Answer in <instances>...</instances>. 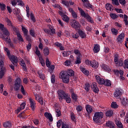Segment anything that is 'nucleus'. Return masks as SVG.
<instances>
[{"mask_svg": "<svg viewBox=\"0 0 128 128\" xmlns=\"http://www.w3.org/2000/svg\"><path fill=\"white\" fill-rule=\"evenodd\" d=\"M111 32L112 34H114V36H118V30L114 28L111 29Z\"/></svg>", "mask_w": 128, "mask_h": 128, "instance_id": "38", "label": "nucleus"}, {"mask_svg": "<svg viewBox=\"0 0 128 128\" xmlns=\"http://www.w3.org/2000/svg\"><path fill=\"white\" fill-rule=\"evenodd\" d=\"M102 68L104 70H106V72H110V67H108V66L106 64H102Z\"/></svg>", "mask_w": 128, "mask_h": 128, "instance_id": "25", "label": "nucleus"}, {"mask_svg": "<svg viewBox=\"0 0 128 128\" xmlns=\"http://www.w3.org/2000/svg\"><path fill=\"white\" fill-rule=\"evenodd\" d=\"M116 124L119 128H124V126H122V124L120 121L116 122Z\"/></svg>", "mask_w": 128, "mask_h": 128, "instance_id": "45", "label": "nucleus"}, {"mask_svg": "<svg viewBox=\"0 0 128 128\" xmlns=\"http://www.w3.org/2000/svg\"><path fill=\"white\" fill-rule=\"evenodd\" d=\"M34 124L36 126L40 124V121L38 119H34L33 120Z\"/></svg>", "mask_w": 128, "mask_h": 128, "instance_id": "64", "label": "nucleus"}, {"mask_svg": "<svg viewBox=\"0 0 128 128\" xmlns=\"http://www.w3.org/2000/svg\"><path fill=\"white\" fill-rule=\"evenodd\" d=\"M80 70L82 72H83V74H84L85 76H88L90 74V72H88V70H86V68H82Z\"/></svg>", "mask_w": 128, "mask_h": 128, "instance_id": "32", "label": "nucleus"}, {"mask_svg": "<svg viewBox=\"0 0 128 128\" xmlns=\"http://www.w3.org/2000/svg\"><path fill=\"white\" fill-rule=\"evenodd\" d=\"M114 112L112 110H108L106 113V116H112Z\"/></svg>", "mask_w": 128, "mask_h": 128, "instance_id": "37", "label": "nucleus"}, {"mask_svg": "<svg viewBox=\"0 0 128 128\" xmlns=\"http://www.w3.org/2000/svg\"><path fill=\"white\" fill-rule=\"evenodd\" d=\"M39 60H40V62L42 66H46V64L44 63V60L40 58H39Z\"/></svg>", "mask_w": 128, "mask_h": 128, "instance_id": "58", "label": "nucleus"}, {"mask_svg": "<svg viewBox=\"0 0 128 128\" xmlns=\"http://www.w3.org/2000/svg\"><path fill=\"white\" fill-rule=\"evenodd\" d=\"M86 110L88 112V116H90V114L92 112V107L90 105H87L86 106Z\"/></svg>", "mask_w": 128, "mask_h": 128, "instance_id": "18", "label": "nucleus"}, {"mask_svg": "<svg viewBox=\"0 0 128 128\" xmlns=\"http://www.w3.org/2000/svg\"><path fill=\"white\" fill-rule=\"evenodd\" d=\"M100 50V46L98 44H95L93 48V51L95 54H98Z\"/></svg>", "mask_w": 128, "mask_h": 128, "instance_id": "14", "label": "nucleus"}, {"mask_svg": "<svg viewBox=\"0 0 128 128\" xmlns=\"http://www.w3.org/2000/svg\"><path fill=\"white\" fill-rule=\"evenodd\" d=\"M121 104L123 106H126L128 104V100L126 98H123L121 101Z\"/></svg>", "mask_w": 128, "mask_h": 128, "instance_id": "22", "label": "nucleus"}, {"mask_svg": "<svg viewBox=\"0 0 128 128\" xmlns=\"http://www.w3.org/2000/svg\"><path fill=\"white\" fill-rule=\"evenodd\" d=\"M12 30H13L14 34H16V36L20 34V30H18V28H16L14 26H12Z\"/></svg>", "mask_w": 128, "mask_h": 128, "instance_id": "30", "label": "nucleus"}, {"mask_svg": "<svg viewBox=\"0 0 128 128\" xmlns=\"http://www.w3.org/2000/svg\"><path fill=\"white\" fill-rule=\"evenodd\" d=\"M78 10H80V12L82 16H83V18H85L89 22H90L91 24H94V20H92V17H90V16L88 14L86 13V12H84V10H82V8H78Z\"/></svg>", "mask_w": 128, "mask_h": 128, "instance_id": "2", "label": "nucleus"}, {"mask_svg": "<svg viewBox=\"0 0 128 128\" xmlns=\"http://www.w3.org/2000/svg\"><path fill=\"white\" fill-rule=\"evenodd\" d=\"M62 128H70V127H68V124L66 123L62 122Z\"/></svg>", "mask_w": 128, "mask_h": 128, "instance_id": "54", "label": "nucleus"}, {"mask_svg": "<svg viewBox=\"0 0 128 128\" xmlns=\"http://www.w3.org/2000/svg\"><path fill=\"white\" fill-rule=\"evenodd\" d=\"M36 51L35 52L36 54L38 56H40V52L38 50V46H36Z\"/></svg>", "mask_w": 128, "mask_h": 128, "instance_id": "48", "label": "nucleus"}, {"mask_svg": "<svg viewBox=\"0 0 128 128\" xmlns=\"http://www.w3.org/2000/svg\"><path fill=\"white\" fill-rule=\"evenodd\" d=\"M70 54H72V52L70 51H64L62 53L63 56H68Z\"/></svg>", "mask_w": 128, "mask_h": 128, "instance_id": "41", "label": "nucleus"}, {"mask_svg": "<svg viewBox=\"0 0 128 128\" xmlns=\"http://www.w3.org/2000/svg\"><path fill=\"white\" fill-rule=\"evenodd\" d=\"M62 2L63 4H64V6H67V8H70V2L68 1L62 0Z\"/></svg>", "mask_w": 128, "mask_h": 128, "instance_id": "46", "label": "nucleus"}, {"mask_svg": "<svg viewBox=\"0 0 128 128\" xmlns=\"http://www.w3.org/2000/svg\"><path fill=\"white\" fill-rule=\"evenodd\" d=\"M2 32H3V36L2 37V40H4L5 42H8V40L10 38V32H8V29L5 28L4 30H3Z\"/></svg>", "mask_w": 128, "mask_h": 128, "instance_id": "7", "label": "nucleus"}, {"mask_svg": "<svg viewBox=\"0 0 128 128\" xmlns=\"http://www.w3.org/2000/svg\"><path fill=\"white\" fill-rule=\"evenodd\" d=\"M76 64H82V61L80 60V56H77L76 58V60L75 61Z\"/></svg>", "mask_w": 128, "mask_h": 128, "instance_id": "36", "label": "nucleus"}, {"mask_svg": "<svg viewBox=\"0 0 128 128\" xmlns=\"http://www.w3.org/2000/svg\"><path fill=\"white\" fill-rule=\"evenodd\" d=\"M118 54H116L114 58V62H115L116 64H118Z\"/></svg>", "mask_w": 128, "mask_h": 128, "instance_id": "43", "label": "nucleus"}, {"mask_svg": "<svg viewBox=\"0 0 128 128\" xmlns=\"http://www.w3.org/2000/svg\"><path fill=\"white\" fill-rule=\"evenodd\" d=\"M124 33H121L118 36L117 42L122 44V42H124Z\"/></svg>", "mask_w": 128, "mask_h": 128, "instance_id": "8", "label": "nucleus"}, {"mask_svg": "<svg viewBox=\"0 0 128 128\" xmlns=\"http://www.w3.org/2000/svg\"><path fill=\"white\" fill-rule=\"evenodd\" d=\"M111 106L113 108H118V106L116 104V102H112L111 104Z\"/></svg>", "mask_w": 128, "mask_h": 128, "instance_id": "49", "label": "nucleus"}, {"mask_svg": "<svg viewBox=\"0 0 128 128\" xmlns=\"http://www.w3.org/2000/svg\"><path fill=\"white\" fill-rule=\"evenodd\" d=\"M22 80L20 78H17L14 81V88L15 92H18V90H20V86L22 87Z\"/></svg>", "mask_w": 128, "mask_h": 128, "instance_id": "5", "label": "nucleus"}, {"mask_svg": "<svg viewBox=\"0 0 128 128\" xmlns=\"http://www.w3.org/2000/svg\"><path fill=\"white\" fill-rule=\"evenodd\" d=\"M30 18L34 22H36V18H34V14L30 13Z\"/></svg>", "mask_w": 128, "mask_h": 128, "instance_id": "51", "label": "nucleus"}, {"mask_svg": "<svg viewBox=\"0 0 128 128\" xmlns=\"http://www.w3.org/2000/svg\"><path fill=\"white\" fill-rule=\"evenodd\" d=\"M55 112L56 113V116L58 118L62 116V112H60V106H56Z\"/></svg>", "mask_w": 128, "mask_h": 128, "instance_id": "10", "label": "nucleus"}, {"mask_svg": "<svg viewBox=\"0 0 128 128\" xmlns=\"http://www.w3.org/2000/svg\"><path fill=\"white\" fill-rule=\"evenodd\" d=\"M30 34L32 36H33V38H34L36 36V34L34 33V30H30Z\"/></svg>", "mask_w": 128, "mask_h": 128, "instance_id": "57", "label": "nucleus"}, {"mask_svg": "<svg viewBox=\"0 0 128 128\" xmlns=\"http://www.w3.org/2000/svg\"><path fill=\"white\" fill-rule=\"evenodd\" d=\"M70 26H72V28H74L76 30H80L81 26L80 24V22L75 20H72L70 22Z\"/></svg>", "mask_w": 128, "mask_h": 128, "instance_id": "4", "label": "nucleus"}, {"mask_svg": "<svg viewBox=\"0 0 128 128\" xmlns=\"http://www.w3.org/2000/svg\"><path fill=\"white\" fill-rule=\"evenodd\" d=\"M17 37L18 38V40L19 42H24V38H22V34H17Z\"/></svg>", "mask_w": 128, "mask_h": 128, "instance_id": "42", "label": "nucleus"}, {"mask_svg": "<svg viewBox=\"0 0 128 128\" xmlns=\"http://www.w3.org/2000/svg\"><path fill=\"white\" fill-rule=\"evenodd\" d=\"M54 44L58 48H60V50H64V48L62 46V44L61 43L56 42L54 43Z\"/></svg>", "mask_w": 128, "mask_h": 128, "instance_id": "21", "label": "nucleus"}, {"mask_svg": "<svg viewBox=\"0 0 128 128\" xmlns=\"http://www.w3.org/2000/svg\"><path fill=\"white\" fill-rule=\"evenodd\" d=\"M62 120H60L58 122H57V127L60 128V126H62Z\"/></svg>", "mask_w": 128, "mask_h": 128, "instance_id": "55", "label": "nucleus"}, {"mask_svg": "<svg viewBox=\"0 0 128 128\" xmlns=\"http://www.w3.org/2000/svg\"><path fill=\"white\" fill-rule=\"evenodd\" d=\"M43 54L44 56H48L50 54V49L48 47H46L43 50Z\"/></svg>", "mask_w": 128, "mask_h": 128, "instance_id": "17", "label": "nucleus"}, {"mask_svg": "<svg viewBox=\"0 0 128 128\" xmlns=\"http://www.w3.org/2000/svg\"><path fill=\"white\" fill-rule=\"evenodd\" d=\"M64 100H66L67 104H70V102H72V98L68 96V94L66 95L65 98H64Z\"/></svg>", "mask_w": 128, "mask_h": 128, "instance_id": "27", "label": "nucleus"}, {"mask_svg": "<svg viewBox=\"0 0 128 128\" xmlns=\"http://www.w3.org/2000/svg\"><path fill=\"white\" fill-rule=\"evenodd\" d=\"M104 118V114L102 112H96L94 114L93 120L96 124H100L102 122V118Z\"/></svg>", "mask_w": 128, "mask_h": 128, "instance_id": "3", "label": "nucleus"}, {"mask_svg": "<svg viewBox=\"0 0 128 128\" xmlns=\"http://www.w3.org/2000/svg\"><path fill=\"white\" fill-rule=\"evenodd\" d=\"M62 20H64L65 22H70V18L66 15H65L62 17Z\"/></svg>", "mask_w": 128, "mask_h": 128, "instance_id": "40", "label": "nucleus"}, {"mask_svg": "<svg viewBox=\"0 0 128 128\" xmlns=\"http://www.w3.org/2000/svg\"><path fill=\"white\" fill-rule=\"evenodd\" d=\"M90 83L86 82L84 84V90H86V92H90Z\"/></svg>", "mask_w": 128, "mask_h": 128, "instance_id": "31", "label": "nucleus"}, {"mask_svg": "<svg viewBox=\"0 0 128 128\" xmlns=\"http://www.w3.org/2000/svg\"><path fill=\"white\" fill-rule=\"evenodd\" d=\"M24 36H26V38L28 42H32V38H30V36L28 34L24 35Z\"/></svg>", "mask_w": 128, "mask_h": 128, "instance_id": "56", "label": "nucleus"}, {"mask_svg": "<svg viewBox=\"0 0 128 128\" xmlns=\"http://www.w3.org/2000/svg\"><path fill=\"white\" fill-rule=\"evenodd\" d=\"M104 86H112V81L110 80H106L104 82Z\"/></svg>", "mask_w": 128, "mask_h": 128, "instance_id": "33", "label": "nucleus"}, {"mask_svg": "<svg viewBox=\"0 0 128 128\" xmlns=\"http://www.w3.org/2000/svg\"><path fill=\"white\" fill-rule=\"evenodd\" d=\"M74 54L78 56H82V54H80V52L78 50H74Z\"/></svg>", "mask_w": 128, "mask_h": 128, "instance_id": "44", "label": "nucleus"}, {"mask_svg": "<svg viewBox=\"0 0 128 128\" xmlns=\"http://www.w3.org/2000/svg\"><path fill=\"white\" fill-rule=\"evenodd\" d=\"M38 74L41 80H44L46 78V76L44 74H42V70H38Z\"/></svg>", "mask_w": 128, "mask_h": 128, "instance_id": "28", "label": "nucleus"}, {"mask_svg": "<svg viewBox=\"0 0 128 128\" xmlns=\"http://www.w3.org/2000/svg\"><path fill=\"white\" fill-rule=\"evenodd\" d=\"M83 108H82V106L78 104V106H76V110H77V112H82V110Z\"/></svg>", "mask_w": 128, "mask_h": 128, "instance_id": "39", "label": "nucleus"}, {"mask_svg": "<svg viewBox=\"0 0 128 128\" xmlns=\"http://www.w3.org/2000/svg\"><path fill=\"white\" fill-rule=\"evenodd\" d=\"M106 8L107 10H114V6L112 4L110 3H108L106 5Z\"/></svg>", "mask_w": 128, "mask_h": 128, "instance_id": "24", "label": "nucleus"}, {"mask_svg": "<svg viewBox=\"0 0 128 128\" xmlns=\"http://www.w3.org/2000/svg\"><path fill=\"white\" fill-rule=\"evenodd\" d=\"M71 119L73 122H74L76 120V115L74 112L71 113Z\"/></svg>", "mask_w": 128, "mask_h": 128, "instance_id": "62", "label": "nucleus"}, {"mask_svg": "<svg viewBox=\"0 0 128 128\" xmlns=\"http://www.w3.org/2000/svg\"><path fill=\"white\" fill-rule=\"evenodd\" d=\"M110 16L112 20H116L118 18V16L115 14H110Z\"/></svg>", "mask_w": 128, "mask_h": 128, "instance_id": "47", "label": "nucleus"}, {"mask_svg": "<svg viewBox=\"0 0 128 128\" xmlns=\"http://www.w3.org/2000/svg\"><path fill=\"white\" fill-rule=\"evenodd\" d=\"M22 31L23 32V34H24V36H26L28 32V29H26V28H24V26H22Z\"/></svg>", "mask_w": 128, "mask_h": 128, "instance_id": "35", "label": "nucleus"}, {"mask_svg": "<svg viewBox=\"0 0 128 128\" xmlns=\"http://www.w3.org/2000/svg\"><path fill=\"white\" fill-rule=\"evenodd\" d=\"M106 126L110 128H116V124L112 121H108L106 122Z\"/></svg>", "mask_w": 128, "mask_h": 128, "instance_id": "12", "label": "nucleus"}, {"mask_svg": "<svg viewBox=\"0 0 128 128\" xmlns=\"http://www.w3.org/2000/svg\"><path fill=\"white\" fill-rule=\"evenodd\" d=\"M72 36L73 38H76V40H77V38H79L78 34V33H76V34L72 33Z\"/></svg>", "mask_w": 128, "mask_h": 128, "instance_id": "52", "label": "nucleus"}, {"mask_svg": "<svg viewBox=\"0 0 128 128\" xmlns=\"http://www.w3.org/2000/svg\"><path fill=\"white\" fill-rule=\"evenodd\" d=\"M6 6L5 4L0 3V8L1 10H6Z\"/></svg>", "mask_w": 128, "mask_h": 128, "instance_id": "50", "label": "nucleus"}, {"mask_svg": "<svg viewBox=\"0 0 128 128\" xmlns=\"http://www.w3.org/2000/svg\"><path fill=\"white\" fill-rule=\"evenodd\" d=\"M4 68H1L0 70V78H2V76H4Z\"/></svg>", "mask_w": 128, "mask_h": 128, "instance_id": "34", "label": "nucleus"}, {"mask_svg": "<svg viewBox=\"0 0 128 128\" xmlns=\"http://www.w3.org/2000/svg\"><path fill=\"white\" fill-rule=\"evenodd\" d=\"M92 88L93 92H96V94H98V92L100 91L98 90V86H96V82H94L92 84Z\"/></svg>", "mask_w": 128, "mask_h": 128, "instance_id": "15", "label": "nucleus"}, {"mask_svg": "<svg viewBox=\"0 0 128 128\" xmlns=\"http://www.w3.org/2000/svg\"><path fill=\"white\" fill-rule=\"evenodd\" d=\"M122 94V92L119 89H116L114 93V96L115 98L120 96Z\"/></svg>", "mask_w": 128, "mask_h": 128, "instance_id": "16", "label": "nucleus"}, {"mask_svg": "<svg viewBox=\"0 0 128 128\" xmlns=\"http://www.w3.org/2000/svg\"><path fill=\"white\" fill-rule=\"evenodd\" d=\"M21 92L24 96L26 95V91L24 90V88L23 86H21Z\"/></svg>", "mask_w": 128, "mask_h": 128, "instance_id": "59", "label": "nucleus"}, {"mask_svg": "<svg viewBox=\"0 0 128 128\" xmlns=\"http://www.w3.org/2000/svg\"><path fill=\"white\" fill-rule=\"evenodd\" d=\"M30 102V108H31L32 110H36V101L32 100V98L29 99Z\"/></svg>", "mask_w": 128, "mask_h": 128, "instance_id": "9", "label": "nucleus"}, {"mask_svg": "<svg viewBox=\"0 0 128 128\" xmlns=\"http://www.w3.org/2000/svg\"><path fill=\"white\" fill-rule=\"evenodd\" d=\"M78 32L80 36L82 38H86V32H84V31L80 29L78 30Z\"/></svg>", "mask_w": 128, "mask_h": 128, "instance_id": "11", "label": "nucleus"}, {"mask_svg": "<svg viewBox=\"0 0 128 128\" xmlns=\"http://www.w3.org/2000/svg\"><path fill=\"white\" fill-rule=\"evenodd\" d=\"M9 58L12 62H14L15 64H16L18 62V59L16 58V56H10Z\"/></svg>", "mask_w": 128, "mask_h": 128, "instance_id": "26", "label": "nucleus"}, {"mask_svg": "<svg viewBox=\"0 0 128 128\" xmlns=\"http://www.w3.org/2000/svg\"><path fill=\"white\" fill-rule=\"evenodd\" d=\"M104 79L101 78L98 81V83L99 84H104Z\"/></svg>", "mask_w": 128, "mask_h": 128, "instance_id": "53", "label": "nucleus"}, {"mask_svg": "<svg viewBox=\"0 0 128 128\" xmlns=\"http://www.w3.org/2000/svg\"><path fill=\"white\" fill-rule=\"evenodd\" d=\"M72 98L74 102H78V94L73 93L71 94Z\"/></svg>", "mask_w": 128, "mask_h": 128, "instance_id": "29", "label": "nucleus"}, {"mask_svg": "<svg viewBox=\"0 0 128 128\" xmlns=\"http://www.w3.org/2000/svg\"><path fill=\"white\" fill-rule=\"evenodd\" d=\"M71 14L74 18H78V14L76 12L74 11Z\"/></svg>", "mask_w": 128, "mask_h": 128, "instance_id": "61", "label": "nucleus"}, {"mask_svg": "<svg viewBox=\"0 0 128 128\" xmlns=\"http://www.w3.org/2000/svg\"><path fill=\"white\" fill-rule=\"evenodd\" d=\"M46 66L48 68L50 66V60H48V58H46Z\"/></svg>", "mask_w": 128, "mask_h": 128, "instance_id": "60", "label": "nucleus"}, {"mask_svg": "<svg viewBox=\"0 0 128 128\" xmlns=\"http://www.w3.org/2000/svg\"><path fill=\"white\" fill-rule=\"evenodd\" d=\"M44 116L45 118L49 120L50 122H52V120H54V118H52V114H50V113L46 112L44 113Z\"/></svg>", "mask_w": 128, "mask_h": 128, "instance_id": "13", "label": "nucleus"}, {"mask_svg": "<svg viewBox=\"0 0 128 128\" xmlns=\"http://www.w3.org/2000/svg\"><path fill=\"white\" fill-rule=\"evenodd\" d=\"M64 84L70 82V76H74V71L72 70H68L66 71H62L60 74Z\"/></svg>", "mask_w": 128, "mask_h": 128, "instance_id": "1", "label": "nucleus"}, {"mask_svg": "<svg viewBox=\"0 0 128 128\" xmlns=\"http://www.w3.org/2000/svg\"><path fill=\"white\" fill-rule=\"evenodd\" d=\"M112 4H115L116 6H118V0H112Z\"/></svg>", "mask_w": 128, "mask_h": 128, "instance_id": "63", "label": "nucleus"}, {"mask_svg": "<svg viewBox=\"0 0 128 128\" xmlns=\"http://www.w3.org/2000/svg\"><path fill=\"white\" fill-rule=\"evenodd\" d=\"M91 66L93 68H98V62L96 61H92Z\"/></svg>", "mask_w": 128, "mask_h": 128, "instance_id": "23", "label": "nucleus"}, {"mask_svg": "<svg viewBox=\"0 0 128 128\" xmlns=\"http://www.w3.org/2000/svg\"><path fill=\"white\" fill-rule=\"evenodd\" d=\"M84 6L86 8H92L93 6L90 3V1H88L84 4Z\"/></svg>", "mask_w": 128, "mask_h": 128, "instance_id": "20", "label": "nucleus"}, {"mask_svg": "<svg viewBox=\"0 0 128 128\" xmlns=\"http://www.w3.org/2000/svg\"><path fill=\"white\" fill-rule=\"evenodd\" d=\"M3 126L6 128H12V122L10 121H6L3 124Z\"/></svg>", "mask_w": 128, "mask_h": 128, "instance_id": "19", "label": "nucleus"}, {"mask_svg": "<svg viewBox=\"0 0 128 128\" xmlns=\"http://www.w3.org/2000/svg\"><path fill=\"white\" fill-rule=\"evenodd\" d=\"M57 92L60 102H62V100H64L68 94L66 93L62 90H58Z\"/></svg>", "mask_w": 128, "mask_h": 128, "instance_id": "6", "label": "nucleus"}]
</instances>
